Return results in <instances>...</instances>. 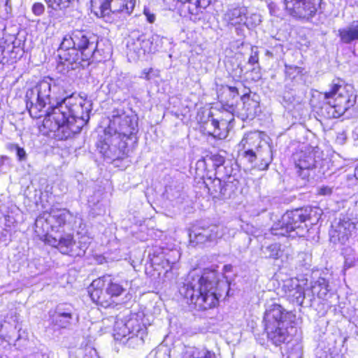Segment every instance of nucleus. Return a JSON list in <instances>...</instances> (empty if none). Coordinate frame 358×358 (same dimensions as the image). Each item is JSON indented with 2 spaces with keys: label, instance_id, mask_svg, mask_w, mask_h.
Wrapping results in <instances>:
<instances>
[{
  "label": "nucleus",
  "instance_id": "obj_1",
  "mask_svg": "<svg viewBox=\"0 0 358 358\" xmlns=\"http://www.w3.org/2000/svg\"><path fill=\"white\" fill-rule=\"evenodd\" d=\"M71 92L66 79L47 77L26 93V106L31 117H44L43 126L60 139L80 133L90 120V105Z\"/></svg>",
  "mask_w": 358,
  "mask_h": 358
},
{
  "label": "nucleus",
  "instance_id": "obj_2",
  "mask_svg": "<svg viewBox=\"0 0 358 358\" xmlns=\"http://www.w3.org/2000/svg\"><path fill=\"white\" fill-rule=\"evenodd\" d=\"M102 43L97 35L87 30L75 29L65 35L57 49V72L66 75L71 71L87 67L93 62L108 59L111 48L110 45L102 48Z\"/></svg>",
  "mask_w": 358,
  "mask_h": 358
},
{
  "label": "nucleus",
  "instance_id": "obj_3",
  "mask_svg": "<svg viewBox=\"0 0 358 358\" xmlns=\"http://www.w3.org/2000/svg\"><path fill=\"white\" fill-rule=\"evenodd\" d=\"M138 131L136 115L126 114L122 108L112 110L109 124L96 143L99 152L113 162L129 156L135 148Z\"/></svg>",
  "mask_w": 358,
  "mask_h": 358
},
{
  "label": "nucleus",
  "instance_id": "obj_4",
  "mask_svg": "<svg viewBox=\"0 0 358 358\" xmlns=\"http://www.w3.org/2000/svg\"><path fill=\"white\" fill-rule=\"evenodd\" d=\"M228 289L227 282L220 280L215 271L204 270L202 274L190 272L179 287V293L198 310L215 307L222 296V289Z\"/></svg>",
  "mask_w": 358,
  "mask_h": 358
},
{
  "label": "nucleus",
  "instance_id": "obj_5",
  "mask_svg": "<svg viewBox=\"0 0 358 358\" xmlns=\"http://www.w3.org/2000/svg\"><path fill=\"white\" fill-rule=\"evenodd\" d=\"M296 315L281 305L273 303L266 309L263 324L268 340L275 346L289 343L296 331Z\"/></svg>",
  "mask_w": 358,
  "mask_h": 358
},
{
  "label": "nucleus",
  "instance_id": "obj_6",
  "mask_svg": "<svg viewBox=\"0 0 358 358\" xmlns=\"http://www.w3.org/2000/svg\"><path fill=\"white\" fill-rule=\"evenodd\" d=\"M321 210L316 207H306L286 212L271 228L276 236H306L308 227L320 219Z\"/></svg>",
  "mask_w": 358,
  "mask_h": 358
},
{
  "label": "nucleus",
  "instance_id": "obj_7",
  "mask_svg": "<svg viewBox=\"0 0 358 358\" xmlns=\"http://www.w3.org/2000/svg\"><path fill=\"white\" fill-rule=\"evenodd\" d=\"M129 283L110 275H105L95 279L88 288L92 300L103 308H108L121 302V297L130 298Z\"/></svg>",
  "mask_w": 358,
  "mask_h": 358
},
{
  "label": "nucleus",
  "instance_id": "obj_8",
  "mask_svg": "<svg viewBox=\"0 0 358 358\" xmlns=\"http://www.w3.org/2000/svg\"><path fill=\"white\" fill-rule=\"evenodd\" d=\"M341 83L343 82L340 80L336 82L334 80L330 91L324 93V98L328 101L323 103L320 112L328 119L338 118L345 115L346 108L344 103H346L348 96H342Z\"/></svg>",
  "mask_w": 358,
  "mask_h": 358
},
{
  "label": "nucleus",
  "instance_id": "obj_9",
  "mask_svg": "<svg viewBox=\"0 0 358 358\" xmlns=\"http://www.w3.org/2000/svg\"><path fill=\"white\" fill-rule=\"evenodd\" d=\"M161 41L162 38L158 34L151 36L145 34H133L127 43L128 54L134 60L140 59L147 53L155 52L159 46L158 42Z\"/></svg>",
  "mask_w": 358,
  "mask_h": 358
},
{
  "label": "nucleus",
  "instance_id": "obj_10",
  "mask_svg": "<svg viewBox=\"0 0 358 358\" xmlns=\"http://www.w3.org/2000/svg\"><path fill=\"white\" fill-rule=\"evenodd\" d=\"M135 2V0H91L92 6L99 8L103 17L111 13L119 15V17L122 20L131 14Z\"/></svg>",
  "mask_w": 358,
  "mask_h": 358
},
{
  "label": "nucleus",
  "instance_id": "obj_11",
  "mask_svg": "<svg viewBox=\"0 0 358 358\" xmlns=\"http://www.w3.org/2000/svg\"><path fill=\"white\" fill-rule=\"evenodd\" d=\"M317 152L311 148L296 152L293 155V159L298 173L303 178L309 177V171L320 164L321 158L317 155Z\"/></svg>",
  "mask_w": 358,
  "mask_h": 358
},
{
  "label": "nucleus",
  "instance_id": "obj_12",
  "mask_svg": "<svg viewBox=\"0 0 358 358\" xmlns=\"http://www.w3.org/2000/svg\"><path fill=\"white\" fill-rule=\"evenodd\" d=\"M227 228L221 224H211L208 227H196L189 234L190 243L201 244L207 241H214L224 236Z\"/></svg>",
  "mask_w": 358,
  "mask_h": 358
},
{
  "label": "nucleus",
  "instance_id": "obj_13",
  "mask_svg": "<svg viewBox=\"0 0 358 358\" xmlns=\"http://www.w3.org/2000/svg\"><path fill=\"white\" fill-rule=\"evenodd\" d=\"M285 5L290 15L307 20L315 15L318 6L311 0H285Z\"/></svg>",
  "mask_w": 358,
  "mask_h": 358
},
{
  "label": "nucleus",
  "instance_id": "obj_14",
  "mask_svg": "<svg viewBox=\"0 0 358 358\" xmlns=\"http://www.w3.org/2000/svg\"><path fill=\"white\" fill-rule=\"evenodd\" d=\"M73 215L67 210H57L51 212L46 218V222L50 224L52 234L64 233L72 229L71 220Z\"/></svg>",
  "mask_w": 358,
  "mask_h": 358
},
{
  "label": "nucleus",
  "instance_id": "obj_15",
  "mask_svg": "<svg viewBox=\"0 0 358 358\" xmlns=\"http://www.w3.org/2000/svg\"><path fill=\"white\" fill-rule=\"evenodd\" d=\"M48 243L52 247L57 248L64 255H74L73 247L76 242L73 234L69 231L64 233L50 234L47 237Z\"/></svg>",
  "mask_w": 358,
  "mask_h": 358
},
{
  "label": "nucleus",
  "instance_id": "obj_16",
  "mask_svg": "<svg viewBox=\"0 0 358 358\" xmlns=\"http://www.w3.org/2000/svg\"><path fill=\"white\" fill-rule=\"evenodd\" d=\"M231 120L221 119L219 121L213 117L211 113L208 115V120L204 122L203 128L204 131L209 136L215 138L224 139L227 137V133L226 129Z\"/></svg>",
  "mask_w": 358,
  "mask_h": 358
},
{
  "label": "nucleus",
  "instance_id": "obj_17",
  "mask_svg": "<svg viewBox=\"0 0 358 358\" xmlns=\"http://www.w3.org/2000/svg\"><path fill=\"white\" fill-rule=\"evenodd\" d=\"M73 308L69 304H59L51 316L52 324L57 329L68 328L73 320Z\"/></svg>",
  "mask_w": 358,
  "mask_h": 358
},
{
  "label": "nucleus",
  "instance_id": "obj_18",
  "mask_svg": "<svg viewBox=\"0 0 358 358\" xmlns=\"http://www.w3.org/2000/svg\"><path fill=\"white\" fill-rule=\"evenodd\" d=\"M355 229V224L349 219L340 220L337 226L331 232V241L345 244Z\"/></svg>",
  "mask_w": 358,
  "mask_h": 358
},
{
  "label": "nucleus",
  "instance_id": "obj_19",
  "mask_svg": "<svg viewBox=\"0 0 358 358\" xmlns=\"http://www.w3.org/2000/svg\"><path fill=\"white\" fill-rule=\"evenodd\" d=\"M341 92L342 96L346 95L348 98L346 99L348 101L344 103L346 108V117L358 116V96L355 94L353 87L351 85H344L341 83Z\"/></svg>",
  "mask_w": 358,
  "mask_h": 358
},
{
  "label": "nucleus",
  "instance_id": "obj_20",
  "mask_svg": "<svg viewBox=\"0 0 358 358\" xmlns=\"http://www.w3.org/2000/svg\"><path fill=\"white\" fill-rule=\"evenodd\" d=\"M140 324L136 317L130 318L126 322L117 321L114 327V336L116 340H126L131 334H134L136 328Z\"/></svg>",
  "mask_w": 358,
  "mask_h": 358
},
{
  "label": "nucleus",
  "instance_id": "obj_21",
  "mask_svg": "<svg viewBox=\"0 0 358 358\" xmlns=\"http://www.w3.org/2000/svg\"><path fill=\"white\" fill-rule=\"evenodd\" d=\"M245 15H248V8L245 6L229 8L224 14L223 20L228 25H243Z\"/></svg>",
  "mask_w": 358,
  "mask_h": 358
},
{
  "label": "nucleus",
  "instance_id": "obj_22",
  "mask_svg": "<svg viewBox=\"0 0 358 358\" xmlns=\"http://www.w3.org/2000/svg\"><path fill=\"white\" fill-rule=\"evenodd\" d=\"M243 157L250 163H252L257 157L260 158L262 159L261 169H266L272 161L271 149L269 146H266L263 152L258 150L257 152L248 149L244 151Z\"/></svg>",
  "mask_w": 358,
  "mask_h": 358
},
{
  "label": "nucleus",
  "instance_id": "obj_23",
  "mask_svg": "<svg viewBox=\"0 0 358 358\" xmlns=\"http://www.w3.org/2000/svg\"><path fill=\"white\" fill-rule=\"evenodd\" d=\"M289 296L294 303L299 306L306 307L313 306L315 298L310 296L309 290L305 292L304 289L300 285H296L295 289L289 290Z\"/></svg>",
  "mask_w": 358,
  "mask_h": 358
},
{
  "label": "nucleus",
  "instance_id": "obj_24",
  "mask_svg": "<svg viewBox=\"0 0 358 358\" xmlns=\"http://www.w3.org/2000/svg\"><path fill=\"white\" fill-rule=\"evenodd\" d=\"M310 291V296L315 295L322 300H327L331 296V289L329 281L324 278H319L315 281Z\"/></svg>",
  "mask_w": 358,
  "mask_h": 358
},
{
  "label": "nucleus",
  "instance_id": "obj_25",
  "mask_svg": "<svg viewBox=\"0 0 358 358\" xmlns=\"http://www.w3.org/2000/svg\"><path fill=\"white\" fill-rule=\"evenodd\" d=\"M147 336V328L144 324L140 323L136 328L134 334H131L126 340H123L122 343L129 348H136L143 345L144 338Z\"/></svg>",
  "mask_w": 358,
  "mask_h": 358
},
{
  "label": "nucleus",
  "instance_id": "obj_26",
  "mask_svg": "<svg viewBox=\"0 0 358 358\" xmlns=\"http://www.w3.org/2000/svg\"><path fill=\"white\" fill-rule=\"evenodd\" d=\"M243 111L238 115V117H240L243 120L253 119L260 112L259 103L250 99H247V100L243 99Z\"/></svg>",
  "mask_w": 358,
  "mask_h": 358
},
{
  "label": "nucleus",
  "instance_id": "obj_27",
  "mask_svg": "<svg viewBox=\"0 0 358 358\" xmlns=\"http://www.w3.org/2000/svg\"><path fill=\"white\" fill-rule=\"evenodd\" d=\"M338 36L341 41L345 44L358 41V21L353 22L349 27L338 29Z\"/></svg>",
  "mask_w": 358,
  "mask_h": 358
},
{
  "label": "nucleus",
  "instance_id": "obj_28",
  "mask_svg": "<svg viewBox=\"0 0 358 358\" xmlns=\"http://www.w3.org/2000/svg\"><path fill=\"white\" fill-rule=\"evenodd\" d=\"M342 254L344 257V268H349L355 266L358 262V243H355L350 246L343 249Z\"/></svg>",
  "mask_w": 358,
  "mask_h": 358
},
{
  "label": "nucleus",
  "instance_id": "obj_29",
  "mask_svg": "<svg viewBox=\"0 0 358 358\" xmlns=\"http://www.w3.org/2000/svg\"><path fill=\"white\" fill-rule=\"evenodd\" d=\"M182 358H215V354L206 348L187 347Z\"/></svg>",
  "mask_w": 358,
  "mask_h": 358
},
{
  "label": "nucleus",
  "instance_id": "obj_30",
  "mask_svg": "<svg viewBox=\"0 0 358 358\" xmlns=\"http://www.w3.org/2000/svg\"><path fill=\"white\" fill-rule=\"evenodd\" d=\"M96 356V350L90 345L78 348L69 352V358H93Z\"/></svg>",
  "mask_w": 358,
  "mask_h": 358
},
{
  "label": "nucleus",
  "instance_id": "obj_31",
  "mask_svg": "<svg viewBox=\"0 0 358 358\" xmlns=\"http://www.w3.org/2000/svg\"><path fill=\"white\" fill-rule=\"evenodd\" d=\"M262 253L266 258L278 259L282 255L281 245L279 243H273L262 248Z\"/></svg>",
  "mask_w": 358,
  "mask_h": 358
},
{
  "label": "nucleus",
  "instance_id": "obj_32",
  "mask_svg": "<svg viewBox=\"0 0 358 358\" xmlns=\"http://www.w3.org/2000/svg\"><path fill=\"white\" fill-rule=\"evenodd\" d=\"M181 3L188 2L192 4L189 6V10L192 14H198L199 10L206 8L210 3L211 0H178Z\"/></svg>",
  "mask_w": 358,
  "mask_h": 358
},
{
  "label": "nucleus",
  "instance_id": "obj_33",
  "mask_svg": "<svg viewBox=\"0 0 358 358\" xmlns=\"http://www.w3.org/2000/svg\"><path fill=\"white\" fill-rule=\"evenodd\" d=\"M209 182H206L210 194L215 197H220L222 192L223 182L219 178L208 179Z\"/></svg>",
  "mask_w": 358,
  "mask_h": 358
},
{
  "label": "nucleus",
  "instance_id": "obj_34",
  "mask_svg": "<svg viewBox=\"0 0 358 358\" xmlns=\"http://www.w3.org/2000/svg\"><path fill=\"white\" fill-rule=\"evenodd\" d=\"M236 189V184L232 181L223 182L222 192L219 198L223 199H230Z\"/></svg>",
  "mask_w": 358,
  "mask_h": 358
},
{
  "label": "nucleus",
  "instance_id": "obj_35",
  "mask_svg": "<svg viewBox=\"0 0 358 358\" xmlns=\"http://www.w3.org/2000/svg\"><path fill=\"white\" fill-rule=\"evenodd\" d=\"M171 350L166 345H159L152 350L148 358H170Z\"/></svg>",
  "mask_w": 358,
  "mask_h": 358
},
{
  "label": "nucleus",
  "instance_id": "obj_36",
  "mask_svg": "<svg viewBox=\"0 0 358 358\" xmlns=\"http://www.w3.org/2000/svg\"><path fill=\"white\" fill-rule=\"evenodd\" d=\"M261 22V17L257 13H251L245 15V19H244L243 25L247 27L248 29L256 27Z\"/></svg>",
  "mask_w": 358,
  "mask_h": 358
},
{
  "label": "nucleus",
  "instance_id": "obj_37",
  "mask_svg": "<svg viewBox=\"0 0 358 358\" xmlns=\"http://www.w3.org/2000/svg\"><path fill=\"white\" fill-rule=\"evenodd\" d=\"M7 148L10 151L15 152L17 159L20 162L26 161L27 158V153L23 148L20 147L17 144L10 143L7 145Z\"/></svg>",
  "mask_w": 358,
  "mask_h": 358
},
{
  "label": "nucleus",
  "instance_id": "obj_38",
  "mask_svg": "<svg viewBox=\"0 0 358 358\" xmlns=\"http://www.w3.org/2000/svg\"><path fill=\"white\" fill-rule=\"evenodd\" d=\"M12 11V6L10 0H0V17L7 19Z\"/></svg>",
  "mask_w": 358,
  "mask_h": 358
},
{
  "label": "nucleus",
  "instance_id": "obj_39",
  "mask_svg": "<svg viewBox=\"0 0 358 358\" xmlns=\"http://www.w3.org/2000/svg\"><path fill=\"white\" fill-rule=\"evenodd\" d=\"M180 257V253L177 250H172L168 255L166 257V262L168 264H174Z\"/></svg>",
  "mask_w": 358,
  "mask_h": 358
},
{
  "label": "nucleus",
  "instance_id": "obj_40",
  "mask_svg": "<svg viewBox=\"0 0 358 358\" xmlns=\"http://www.w3.org/2000/svg\"><path fill=\"white\" fill-rule=\"evenodd\" d=\"M210 159L213 162V166L215 167L223 165L225 162L224 157L218 154L212 155Z\"/></svg>",
  "mask_w": 358,
  "mask_h": 358
},
{
  "label": "nucleus",
  "instance_id": "obj_41",
  "mask_svg": "<svg viewBox=\"0 0 358 358\" xmlns=\"http://www.w3.org/2000/svg\"><path fill=\"white\" fill-rule=\"evenodd\" d=\"M31 10L35 15L40 16L45 11L44 5L41 3H34L32 6Z\"/></svg>",
  "mask_w": 358,
  "mask_h": 358
},
{
  "label": "nucleus",
  "instance_id": "obj_42",
  "mask_svg": "<svg viewBox=\"0 0 358 358\" xmlns=\"http://www.w3.org/2000/svg\"><path fill=\"white\" fill-rule=\"evenodd\" d=\"M302 68L292 65H285V72L287 75L291 76L293 73L300 74L302 72Z\"/></svg>",
  "mask_w": 358,
  "mask_h": 358
},
{
  "label": "nucleus",
  "instance_id": "obj_43",
  "mask_svg": "<svg viewBox=\"0 0 358 358\" xmlns=\"http://www.w3.org/2000/svg\"><path fill=\"white\" fill-rule=\"evenodd\" d=\"M333 193V187L329 186H321L317 189V194L321 196H330Z\"/></svg>",
  "mask_w": 358,
  "mask_h": 358
},
{
  "label": "nucleus",
  "instance_id": "obj_44",
  "mask_svg": "<svg viewBox=\"0 0 358 358\" xmlns=\"http://www.w3.org/2000/svg\"><path fill=\"white\" fill-rule=\"evenodd\" d=\"M79 246L78 248H79V250L78 252L74 251V255L77 256H83L85 253V250L88 248V243L87 241H79L78 243Z\"/></svg>",
  "mask_w": 358,
  "mask_h": 358
},
{
  "label": "nucleus",
  "instance_id": "obj_45",
  "mask_svg": "<svg viewBox=\"0 0 358 358\" xmlns=\"http://www.w3.org/2000/svg\"><path fill=\"white\" fill-rule=\"evenodd\" d=\"M252 53L248 59V63L251 65L258 64L259 62V52L256 48H252Z\"/></svg>",
  "mask_w": 358,
  "mask_h": 358
},
{
  "label": "nucleus",
  "instance_id": "obj_46",
  "mask_svg": "<svg viewBox=\"0 0 358 358\" xmlns=\"http://www.w3.org/2000/svg\"><path fill=\"white\" fill-rule=\"evenodd\" d=\"M143 13H144L145 16L146 17V20L148 22H150V23L155 22V19H156L155 15L154 13H151V11L149 9L145 8Z\"/></svg>",
  "mask_w": 358,
  "mask_h": 358
},
{
  "label": "nucleus",
  "instance_id": "obj_47",
  "mask_svg": "<svg viewBox=\"0 0 358 358\" xmlns=\"http://www.w3.org/2000/svg\"><path fill=\"white\" fill-rule=\"evenodd\" d=\"M268 8L270 13L272 15H276L275 5L273 3H271L268 4Z\"/></svg>",
  "mask_w": 358,
  "mask_h": 358
},
{
  "label": "nucleus",
  "instance_id": "obj_48",
  "mask_svg": "<svg viewBox=\"0 0 358 358\" xmlns=\"http://www.w3.org/2000/svg\"><path fill=\"white\" fill-rule=\"evenodd\" d=\"M8 159L7 157L2 156L0 157V172L1 171V168L4 165L5 162Z\"/></svg>",
  "mask_w": 358,
  "mask_h": 358
},
{
  "label": "nucleus",
  "instance_id": "obj_49",
  "mask_svg": "<svg viewBox=\"0 0 358 358\" xmlns=\"http://www.w3.org/2000/svg\"><path fill=\"white\" fill-rule=\"evenodd\" d=\"M226 110L229 111L232 116L234 115L235 110L233 106H227V108Z\"/></svg>",
  "mask_w": 358,
  "mask_h": 358
},
{
  "label": "nucleus",
  "instance_id": "obj_50",
  "mask_svg": "<svg viewBox=\"0 0 358 358\" xmlns=\"http://www.w3.org/2000/svg\"><path fill=\"white\" fill-rule=\"evenodd\" d=\"M236 32L238 36H243V29L241 27L236 28Z\"/></svg>",
  "mask_w": 358,
  "mask_h": 358
},
{
  "label": "nucleus",
  "instance_id": "obj_51",
  "mask_svg": "<svg viewBox=\"0 0 358 358\" xmlns=\"http://www.w3.org/2000/svg\"><path fill=\"white\" fill-rule=\"evenodd\" d=\"M229 90L234 94H238V89L236 87H229Z\"/></svg>",
  "mask_w": 358,
  "mask_h": 358
},
{
  "label": "nucleus",
  "instance_id": "obj_52",
  "mask_svg": "<svg viewBox=\"0 0 358 358\" xmlns=\"http://www.w3.org/2000/svg\"><path fill=\"white\" fill-rule=\"evenodd\" d=\"M355 177L357 180H358V165L356 166L355 169Z\"/></svg>",
  "mask_w": 358,
  "mask_h": 358
},
{
  "label": "nucleus",
  "instance_id": "obj_53",
  "mask_svg": "<svg viewBox=\"0 0 358 358\" xmlns=\"http://www.w3.org/2000/svg\"><path fill=\"white\" fill-rule=\"evenodd\" d=\"M353 134L358 138V127L355 128V131H353Z\"/></svg>",
  "mask_w": 358,
  "mask_h": 358
},
{
  "label": "nucleus",
  "instance_id": "obj_54",
  "mask_svg": "<svg viewBox=\"0 0 358 358\" xmlns=\"http://www.w3.org/2000/svg\"><path fill=\"white\" fill-rule=\"evenodd\" d=\"M246 141H247V139H246L245 138H243L242 139V141H241V143L243 145H245V143H246Z\"/></svg>",
  "mask_w": 358,
  "mask_h": 358
},
{
  "label": "nucleus",
  "instance_id": "obj_55",
  "mask_svg": "<svg viewBox=\"0 0 358 358\" xmlns=\"http://www.w3.org/2000/svg\"><path fill=\"white\" fill-rule=\"evenodd\" d=\"M145 78L147 79V80H149L150 78H149V73H145Z\"/></svg>",
  "mask_w": 358,
  "mask_h": 358
}]
</instances>
